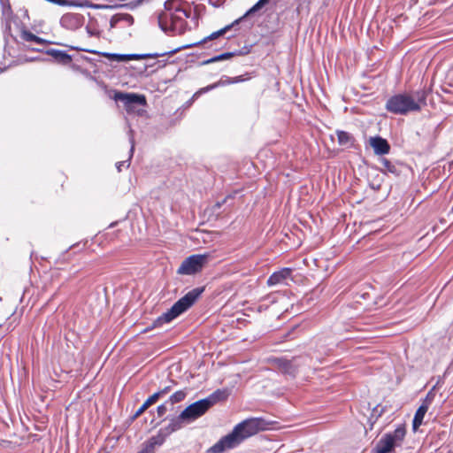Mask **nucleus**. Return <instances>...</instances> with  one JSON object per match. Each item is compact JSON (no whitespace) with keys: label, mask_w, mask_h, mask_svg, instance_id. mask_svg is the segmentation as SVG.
<instances>
[{"label":"nucleus","mask_w":453,"mask_h":453,"mask_svg":"<svg viewBox=\"0 0 453 453\" xmlns=\"http://www.w3.org/2000/svg\"><path fill=\"white\" fill-rule=\"evenodd\" d=\"M268 423L262 418H247L237 424L233 431L222 437L218 442L208 449V453H223L226 449H234L245 439L265 430Z\"/></svg>","instance_id":"nucleus-1"},{"label":"nucleus","mask_w":453,"mask_h":453,"mask_svg":"<svg viewBox=\"0 0 453 453\" xmlns=\"http://www.w3.org/2000/svg\"><path fill=\"white\" fill-rule=\"evenodd\" d=\"M204 288H196L180 298L169 310L157 317L152 323L151 328L160 327L170 323L174 319L189 309L203 292Z\"/></svg>","instance_id":"nucleus-2"},{"label":"nucleus","mask_w":453,"mask_h":453,"mask_svg":"<svg viewBox=\"0 0 453 453\" xmlns=\"http://www.w3.org/2000/svg\"><path fill=\"white\" fill-rule=\"evenodd\" d=\"M226 389H217L207 397L198 400L181 411V418H186L189 424L204 415L213 405L219 402L225 401L228 397Z\"/></svg>","instance_id":"nucleus-3"},{"label":"nucleus","mask_w":453,"mask_h":453,"mask_svg":"<svg viewBox=\"0 0 453 453\" xmlns=\"http://www.w3.org/2000/svg\"><path fill=\"white\" fill-rule=\"evenodd\" d=\"M406 429L404 425H399L393 432L386 433L376 443L373 453H392L400 447L404 440Z\"/></svg>","instance_id":"nucleus-4"},{"label":"nucleus","mask_w":453,"mask_h":453,"mask_svg":"<svg viewBox=\"0 0 453 453\" xmlns=\"http://www.w3.org/2000/svg\"><path fill=\"white\" fill-rule=\"evenodd\" d=\"M385 108L388 111L397 115H406L410 111H420L418 103H416L408 94L392 96L388 99Z\"/></svg>","instance_id":"nucleus-5"},{"label":"nucleus","mask_w":453,"mask_h":453,"mask_svg":"<svg viewBox=\"0 0 453 453\" xmlns=\"http://www.w3.org/2000/svg\"><path fill=\"white\" fill-rule=\"evenodd\" d=\"M71 50H79V51H87L90 53L95 54H101L99 51L96 50H90L76 46H70ZM178 49L171 50L169 51H164V52H157V53H149V54H117V53H102L104 57L109 58L111 61H116V62H126L132 59H142V58H156L158 57H163L166 55H173L179 51Z\"/></svg>","instance_id":"nucleus-6"},{"label":"nucleus","mask_w":453,"mask_h":453,"mask_svg":"<svg viewBox=\"0 0 453 453\" xmlns=\"http://www.w3.org/2000/svg\"><path fill=\"white\" fill-rule=\"evenodd\" d=\"M209 254H195L185 258L177 270L180 275H193L203 270L209 262Z\"/></svg>","instance_id":"nucleus-7"},{"label":"nucleus","mask_w":453,"mask_h":453,"mask_svg":"<svg viewBox=\"0 0 453 453\" xmlns=\"http://www.w3.org/2000/svg\"><path fill=\"white\" fill-rule=\"evenodd\" d=\"M114 99L123 104L128 113H140L141 107L146 104V98L143 95L134 93L117 92Z\"/></svg>","instance_id":"nucleus-8"},{"label":"nucleus","mask_w":453,"mask_h":453,"mask_svg":"<svg viewBox=\"0 0 453 453\" xmlns=\"http://www.w3.org/2000/svg\"><path fill=\"white\" fill-rule=\"evenodd\" d=\"M298 357L289 360L285 357H273L270 359L271 365L278 369L281 373L295 377L298 372L300 364L297 362Z\"/></svg>","instance_id":"nucleus-9"},{"label":"nucleus","mask_w":453,"mask_h":453,"mask_svg":"<svg viewBox=\"0 0 453 453\" xmlns=\"http://www.w3.org/2000/svg\"><path fill=\"white\" fill-rule=\"evenodd\" d=\"M369 144L373 149V151L376 155H386L390 150V145L388 142L379 135L370 137Z\"/></svg>","instance_id":"nucleus-10"},{"label":"nucleus","mask_w":453,"mask_h":453,"mask_svg":"<svg viewBox=\"0 0 453 453\" xmlns=\"http://www.w3.org/2000/svg\"><path fill=\"white\" fill-rule=\"evenodd\" d=\"M60 24L63 27L69 30H75L81 27L82 17L77 13H66L62 16Z\"/></svg>","instance_id":"nucleus-11"},{"label":"nucleus","mask_w":453,"mask_h":453,"mask_svg":"<svg viewBox=\"0 0 453 453\" xmlns=\"http://www.w3.org/2000/svg\"><path fill=\"white\" fill-rule=\"evenodd\" d=\"M292 270L285 267L277 272H274L267 280V285L269 287L283 284L288 278H290Z\"/></svg>","instance_id":"nucleus-12"},{"label":"nucleus","mask_w":453,"mask_h":453,"mask_svg":"<svg viewBox=\"0 0 453 453\" xmlns=\"http://www.w3.org/2000/svg\"><path fill=\"white\" fill-rule=\"evenodd\" d=\"M250 78V77L249 76L248 73L245 75H239V76H236L234 78L227 77V76H222L219 81L208 85L207 90H212V89L221 87V86H226L229 84L242 82V81H248Z\"/></svg>","instance_id":"nucleus-13"},{"label":"nucleus","mask_w":453,"mask_h":453,"mask_svg":"<svg viewBox=\"0 0 453 453\" xmlns=\"http://www.w3.org/2000/svg\"><path fill=\"white\" fill-rule=\"evenodd\" d=\"M164 435L157 434L156 436H153L143 444L142 449L137 453H154L156 447L161 446L164 443Z\"/></svg>","instance_id":"nucleus-14"},{"label":"nucleus","mask_w":453,"mask_h":453,"mask_svg":"<svg viewBox=\"0 0 453 453\" xmlns=\"http://www.w3.org/2000/svg\"><path fill=\"white\" fill-rule=\"evenodd\" d=\"M184 424L186 423V418H181V412L177 417H173L169 419V424L167 426H165L164 429L161 430L165 431V434H170L179 429H180Z\"/></svg>","instance_id":"nucleus-15"},{"label":"nucleus","mask_w":453,"mask_h":453,"mask_svg":"<svg viewBox=\"0 0 453 453\" xmlns=\"http://www.w3.org/2000/svg\"><path fill=\"white\" fill-rule=\"evenodd\" d=\"M46 54L51 56L58 63L63 65H67L72 61L71 55L60 50L50 49L46 50Z\"/></svg>","instance_id":"nucleus-16"},{"label":"nucleus","mask_w":453,"mask_h":453,"mask_svg":"<svg viewBox=\"0 0 453 453\" xmlns=\"http://www.w3.org/2000/svg\"><path fill=\"white\" fill-rule=\"evenodd\" d=\"M428 409L429 408L426 405L421 404L416 411V413L412 420V428L414 431H416L422 425L424 417L427 412Z\"/></svg>","instance_id":"nucleus-17"},{"label":"nucleus","mask_w":453,"mask_h":453,"mask_svg":"<svg viewBox=\"0 0 453 453\" xmlns=\"http://www.w3.org/2000/svg\"><path fill=\"white\" fill-rule=\"evenodd\" d=\"M338 143L342 146H345L347 148L352 147L354 145L355 139L354 137L348 132L338 130L336 132Z\"/></svg>","instance_id":"nucleus-18"},{"label":"nucleus","mask_w":453,"mask_h":453,"mask_svg":"<svg viewBox=\"0 0 453 453\" xmlns=\"http://www.w3.org/2000/svg\"><path fill=\"white\" fill-rule=\"evenodd\" d=\"M269 0H258L250 9H249L243 16L234 20V23H240L242 20L246 19L248 16H250L254 14L255 12H258L260 9H262Z\"/></svg>","instance_id":"nucleus-19"},{"label":"nucleus","mask_w":453,"mask_h":453,"mask_svg":"<svg viewBox=\"0 0 453 453\" xmlns=\"http://www.w3.org/2000/svg\"><path fill=\"white\" fill-rule=\"evenodd\" d=\"M20 37L22 40H24L26 42H35L40 45H43V44L47 43L46 40L34 35L32 32H30L28 30H23L21 32Z\"/></svg>","instance_id":"nucleus-20"},{"label":"nucleus","mask_w":453,"mask_h":453,"mask_svg":"<svg viewBox=\"0 0 453 453\" xmlns=\"http://www.w3.org/2000/svg\"><path fill=\"white\" fill-rule=\"evenodd\" d=\"M429 92V89L424 88L417 91H414L413 95L411 96L414 99L416 103H418V105L421 107V105L426 104V97Z\"/></svg>","instance_id":"nucleus-21"},{"label":"nucleus","mask_w":453,"mask_h":453,"mask_svg":"<svg viewBox=\"0 0 453 453\" xmlns=\"http://www.w3.org/2000/svg\"><path fill=\"white\" fill-rule=\"evenodd\" d=\"M157 395H150L143 403L142 405L135 411V413L132 416V420L136 419L138 417H140L150 405L157 403Z\"/></svg>","instance_id":"nucleus-22"},{"label":"nucleus","mask_w":453,"mask_h":453,"mask_svg":"<svg viewBox=\"0 0 453 453\" xmlns=\"http://www.w3.org/2000/svg\"><path fill=\"white\" fill-rule=\"evenodd\" d=\"M380 164L382 165L381 172H383V173H393L395 175H398L399 174V171H398L397 166L394 163L389 161L388 159H387L385 157H382V158L380 159Z\"/></svg>","instance_id":"nucleus-23"},{"label":"nucleus","mask_w":453,"mask_h":453,"mask_svg":"<svg viewBox=\"0 0 453 453\" xmlns=\"http://www.w3.org/2000/svg\"><path fill=\"white\" fill-rule=\"evenodd\" d=\"M187 396V392L185 390H179L174 392L167 400V403L173 406L175 403L182 402Z\"/></svg>","instance_id":"nucleus-24"},{"label":"nucleus","mask_w":453,"mask_h":453,"mask_svg":"<svg viewBox=\"0 0 453 453\" xmlns=\"http://www.w3.org/2000/svg\"><path fill=\"white\" fill-rule=\"evenodd\" d=\"M239 23H234V21L232 24L226 26L225 27H223L216 32H213L208 37H206L203 42H206L207 40H214V39L225 35L230 28L234 27V26H236Z\"/></svg>","instance_id":"nucleus-25"},{"label":"nucleus","mask_w":453,"mask_h":453,"mask_svg":"<svg viewBox=\"0 0 453 453\" xmlns=\"http://www.w3.org/2000/svg\"><path fill=\"white\" fill-rule=\"evenodd\" d=\"M234 55H235V52L222 53L220 55H218L216 57H213L211 58H209V59L203 61V65H208V64L214 63V62H217V61L229 59L230 58H232Z\"/></svg>","instance_id":"nucleus-26"},{"label":"nucleus","mask_w":453,"mask_h":453,"mask_svg":"<svg viewBox=\"0 0 453 453\" xmlns=\"http://www.w3.org/2000/svg\"><path fill=\"white\" fill-rule=\"evenodd\" d=\"M120 20H125L129 23H133L134 19L130 14H117L111 19V26L114 27L115 24Z\"/></svg>","instance_id":"nucleus-27"},{"label":"nucleus","mask_w":453,"mask_h":453,"mask_svg":"<svg viewBox=\"0 0 453 453\" xmlns=\"http://www.w3.org/2000/svg\"><path fill=\"white\" fill-rule=\"evenodd\" d=\"M2 4V13L5 19H10L12 16V9L11 5L8 3V0H1Z\"/></svg>","instance_id":"nucleus-28"},{"label":"nucleus","mask_w":453,"mask_h":453,"mask_svg":"<svg viewBox=\"0 0 453 453\" xmlns=\"http://www.w3.org/2000/svg\"><path fill=\"white\" fill-rule=\"evenodd\" d=\"M210 90H207V86L204 87V88H202L200 89H198L196 93H194V95L192 96V97L186 102V106L187 107H189L193 104V103L200 96H202L203 94H205L207 92H209Z\"/></svg>","instance_id":"nucleus-29"},{"label":"nucleus","mask_w":453,"mask_h":453,"mask_svg":"<svg viewBox=\"0 0 453 453\" xmlns=\"http://www.w3.org/2000/svg\"><path fill=\"white\" fill-rule=\"evenodd\" d=\"M168 405H170V403H167V401H166L164 403L157 406V417L162 418L165 415V413L168 411Z\"/></svg>","instance_id":"nucleus-30"},{"label":"nucleus","mask_w":453,"mask_h":453,"mask_svg":"<svg viewBox=\"0 0 453 453\" xmlns=\"http://www.w3.org/2000/svg\"><path fill=\"white\" fill-rule=\"evenodd\" d=\"M433 390L434 389L430 390L427 393L426 398L423 400V402L421 403L422 405H426L429 408V406L432 404L433 400L434 398V393L433 392Z\"/></svg>","instance_id":"nucleus-31"},{"label":"nucleus","mask_w":453,"mask_h":453,"mask_svg":"<svg viewBox=\"0 0 453 453\" xmlns=\"http://www.w3.org/2000/svg\"><path fill=\"white\" fill-rule=\"evenodd\" d=\"M172 390V386H166L163 388L162 389L158 390L157 392L154 393L153 395H157V400L159 398L165 396Z\"/></svg>","instance_id":"nucleus-32"},{"label":"nucleus","mask_w":453,"mask_h":453,"mask_svg":"<svg viewBox=\"0 0 453 453\" xmlns=\"http://www.w3.org/2000/svg\"><path fill=\"white\" fill-rule=\"evenodd\" d=\"M231 197H232L231 196H226V198H224L221 202H217V203H215V205H214V208H215V209H219V208L222 206V204H224V203L226 202V200H227L228 198H231Z\"/></svg>","instance_id":"nucleus-33"},{"label":"nucleus","mask_w":453,"mask_h":453,"mask_svg":"<svg viewBox=\"0 0 453 453\" xmlns=\"http://www.w3.org/2000/svg\"><path fill=\"white\" fill-rule=\"evenodd\" d=\"M126 162H127V161H120V162H118V163L116 164V167H117V169H118V171H119V172H120V171H121V167L125 165V163H126Z\"/></svg>","instance_id":"nucleus-34"},{"label":"nucleus","mask_w":453,"mask_h":453,"mask_svg":"<svg viewBox=\"0 0 453 453\" xmlns=\"http://www.w3.org/2000/svg\"><path fill=\"white\" fill-rule=\"evenodd\" d=\"M176 12H181V13H183V14L185 15V17H187V18H188V17H189V15L188 14L187 11H185V10H183V9H181V8H177V9H176Z\"/></svg>","instance_id":"nucleus-35"},{"label":"nucleus","mask_w":453,"mask_h":453,"mask_svg":"<svg viewBox=\"0 0 453 453\" xmlns=\"http://www.w3.org/2000/svg\"><path fill=\"white\" fill-rule=\"evenodd\" d=\"M131 149H130V156H129V158H131L132 155H133V151H134V141L133 139L131 138ZM130 159H128L127 161H129Z\"/></svg>","instance_id":"nucleus-36"},{"label":"nucleus","mask_w":453,"mask_h":453,"mask_svg":"<svg viewBox=\"0 0 453 453\" xmlns=\"http://www.w3.org/2000/svg\"><path fill=\"white\" fill-rule=\"evenodd\" d=\"M33 50H37V51H40V50H41V49H39V48H36V49H33Z\"/></svg>","instance_id":"nucleus-37"},{"label":"nucleus","mask_w":453,"mask_h":453,"mask_svg":"<svg viewBox=\"0 0 453 453\" xmlns=\"http://www.w3.org/2000/svg\"><path fill=\"white\" fill-rule=\"evenodd\" d=\"M167 4H168V2H165V8H167Z\"/></svg>","instance_id":"nucleus-38"},{"label":"nucleus","mask_w":453,"mask_h":453,"mask_svg":"<svg viewBox=\"0 0 453 453\" xmlns=\"http://www.w3.org/2000/svg\"><path fill=\"white\" fill-rule=\"evenodd\" d=\"M83 58L86 60H89V58L88 57H83Z\"/></svg>","instance_id":"nucleus-39"}]
</instances>
